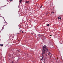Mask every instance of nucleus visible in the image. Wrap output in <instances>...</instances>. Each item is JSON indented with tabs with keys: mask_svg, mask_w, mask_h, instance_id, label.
<instances>
[{
	"mask_svg": "<svg viewBox=\"0 0 63 63\" xmlns=\"http://www.w3.org/2000/svg\"><path fill=\"white\" fill-rule=\"evenodd\" d=\"M42 55L43 57H44L45 55L47 56L49 55L50 57L52 56V54L49 51L47 48H46V46H43L42 49Z\"/></svg>",
	"mask_w": 63,
	"mask_h": 63,
	"instance_id": "obj_1",
	"label": "nucleus"
},
{
	"mask_svg": "<svg viewBox=\"0 0 63 63\" xmlns=\"http://www.w3.org/2000/svg\"><path fill=\"white\" fill-rule=\"evenodd\" d=\"M22 0H20L19 1V2L20 3H22Z\"/></svg>",
	"mask_w": 63,
	"mask_h": 63,
	"instance_id": "obj_2",
	"label": "nucleus"
},
{
	"mask_svg": "<svg viewBox=\"0 0 63 63\" xmlns=\"http://www.w3.org/2000/svg\"><path fill=\"white\" fill-rule=\"evenodd\" d=\"M58 19H61V17H59L58 18Z\"/></svg>",
	"mask_w": 63,
	"mask_h": 63,
	"instance_id": "obj_3",
	"label": "nucleus"
},
{
	"mask_svg": "<svg viewBox=\"0 0 63 63\" xmlns=\"http://www.w3.org/2000/svg\"><path fill=\"white\" fill-rule=\"evenodd\" d=\"M26 3H29V1H27L25 2Z\"/></svg>",
	"mask_w": 63,
	"mask_h": 63,
	"instance_id": "obj_4",
	"label": "nucleus"
},
{
	"mask_svg": "<svg viewBox=\"0 0 63 63\" xmlns=\"http://www.w3.org/2000/svg\"><path fill=\"white\" fill-rule=\"evenodd\" d=\"M1 47H3V44H0V45Z\"/></svg>",
	"mask_w": 63,
	"mask_h": 63,
	"instance_id": "obj_5",
	"label": "nucleus"
},
{
	"mask_svg": "<svg viewBox=\"0 0 63 63\" xmlns=\"http://www.w3.org/2000/svg\"><path fill=\"white\" fill-rule=\"evenodd\" d=\"M50 25L49 24H48L47 25V26H49Z\"/></svg>",
	"mask_w": 63,
	"mask_h": 63,
	"instance_id": "obj_6",
	"label": "nucleus"
},
{
	"mask_svg": "<svg viewBox=\"0 0 63 63\" xmlns=\"http://www.w3.org/2000/svg\"><path fill=\"white\" fill-rule=\"evenodd\" d=\"M53 14L54 13V12H52L51 13V14H53Z\"/></svg>",
	"mask_w": 63,
	"mask_h": 63,
	"instance_id": "obj_7",
	"label": "nucleus"
},
{
	"mask_svg": "<svg viewBox=\"0 0 63 63\" xmlns=\"http://www.w3.org/2000/svg\"><path fill=\"white\" fill-rule=\"evenodd\" d=\"M19 30H20V31H21L22 30H21V29H20V28H19Z\"/></svg>",
	"mask_w": 63,
	"mask_h": 63,
	"instance_id": "obj_8",
	"label": "nucleus"
},
{
	"mask_svg": "<svg viewBox=\"0 0 63 63\" xmlns=\"http://www.w3.org/2000/svg\"><path fill=\"white\" fill-rule=\"evenodd\" d=\"M3 23H4V24H5V22H3Z\"/></svg>",
	"mask_w": 63,
	"mask_h": 63,
	"instance_id": "obj_9",
	"label": "nucleus"
},
{
	"mask_svg": "<svg viewBox=\"0 0 63 63\" xmlns=\"http://www.w3.org/2000/svg\"><path fill=\"white\" fill-rule=\"evenodd\" d=\"M42 6H41L40 7V8H42Z\"/></svg>",
	"mask_w": 63,
	"mask_h": 63,
	"instance_id": "obj_10",
	"label": "nucleus"
},
{
	"mask_svg": "<svg viewBox=\"0 0 63 63\" xmlns=\"http://www.w3.org/2000/svg\"><path fill=\"white\" fill-rule=\"evenodd\" d=\"M47 14H48V13H47V14H46V15H47Z\"/></svg>",
	"mask_w": 63,
	"mask_h": 63,
	"instance_id": "obj_11",
	"label": "nucleus"
},
{
	"mask_svg": "<svg viewBox=\"0 0 63 63\" xmlns=\"http://www.w3.org/2000/svg\"><path fill=\"white\" fill-rule=\"evenodd\" d=\"M22 33H23V31H22Z\"/></svg>",
	"mask_w": 63,
	"mask_h": 63,
	"instance_id": "obj_12",
	"label": "nucleus"
},
{
	"mask_svg": "<svg viewBox=\"0 0 63 63\" xmlns=\"http://www.w3.org/2000/svg\"><path fill=\"white\" fill-rule=\"evenodd\" d=\"M52 35H50V36H52Z\"/></svg>",
	"mask_w": 63,
	"mask_h": 63,
	"instance_id": "obj_13",
	"label": "nucleus"
},
{
	"mask_svg": "<svg viewBox=\"0 0 63 63\" xmlns=\"http://www.w3.org/2000/svg\"><path fill=\"white\" fill-rule=\"evenodd\" d=\"M42 59H41V60H42Z\"/></svg>",
	"mask_w": 63,
	"mask_h": 63,
	"instance_id": "obj_14",
	"label": "nucleus"
},
{
	"mask_svg": "<svg viewBox=\"0 0 63 63\" xmlns=\"http://www.w3.org/2000/svg\"><path fill=\"white\" fill-rule=\"evenodd\" d=\"M19 32H21V31H20Z\"/></svg>",
	"mask_w": 63,
	"mask_h": 63,
	"instance_id": "obj_15",
	"label": "nucleus"
},
{
	"mask_svg": "<svg viewBox=\"0 0 63 63\" xmlns=\"http://www.w3.org/2000/svg\"><path fill=\"white\" fill-rule=\"evenodd\" d=\"M0 15H1V14H0Z\"/></svg>",
	"mask_w": 63,
	"mask_h": 63,
	"instance_id": "obj_16",
	"label": "nucleus"
}]
</instances>
